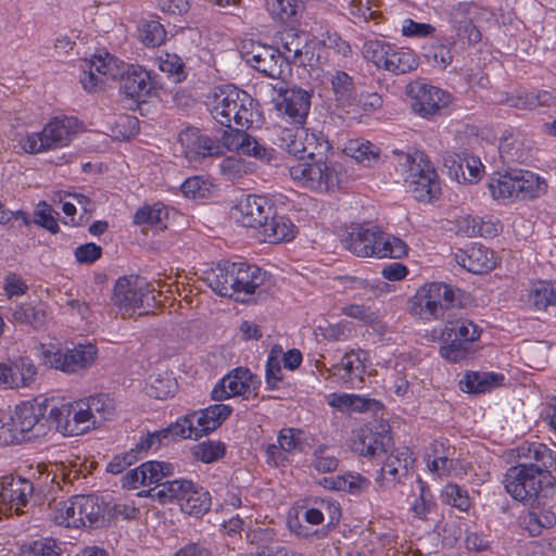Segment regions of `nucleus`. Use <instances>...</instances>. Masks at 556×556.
<instances>
[{"label": "nucleus", "mask_w": 556, "mask_h": 556, "mask_svg": "<svg viewBox=\"0 0 556 556\" xmlns=\"http://www.w3.org/2000/svg\"><path fill=\"white\" fill-rule=\"evenodd\" d=\"M80 83L85 90L91 92L102 88L109 79L121 77L123 93L136 101H142L151 91L149 73L140 66L130 65L124 71L117 60L105 52L84 61Z\"/></svg>", "instance_id": "1"}, {"label": "nucleus", "mask_w": 556, "mask_h": 556, "mask_svg": "<svg viewBox=\"0 0 556 556\" xmlns=\"http://www.w3.org/2000/svg\"><path fill=\"white\" fill-rule=\"evenodd\" d=\"M343 244L358 257L401 258L407 254V245L402 239L369 224L351 225Z\"/></svg>", "instance_id": "2"}, {"label": "nucleus", "mask_w": 556, "mask_h": 556, "mask_svg": "<svg viewBox=\"0 0 556 556\" xmlns=\"http://www.w3.org/2000/svg\"><path fill=\"white\" fill-rule=\"evenodd\" d=\"M210 112L217 123L227 128L232 125L250 128L260 117L254 99L233 85L215 88Z\"/></svg>", "instance_id": "3"}, {"label": "nucleus", "mask_w": 556, "mask_h": 556, "mask_svg": "<svg viewBox=\"0 0 556 556\" xmlns=\"http://www.w3.org/2000/svg\"><path fill=\"white\" fill-rule=\"evenodd\" d=\"M554 482V477L547 470L532 463L509 468L504 480L507 493L530 506L546 504V500L553 495Z\"/></svg>", "instance_id": "4"}, {"label": "nucleus", "mask_w": 556, "mask_h": 556, "mask_svg": "<svg viewBox=\"0 0 556 556\" xmlns=\"http://www.w3.org/2000/svg\"><path fill=\"white\" fill-rule=\"evenodd\" d=\"M546 188L543 178L522 169L496 172L488 180L491 198L503 204L533 200L543 195Z\"/></svg>", "instance_id": "5"}, {"label": "nucleus", "mask_w": 556, "mask_h": 556, "mask_svg": "<svg viewBox=\"0 0 556 556\" xmlns=\"http://www.w3.org/2000/svg\"><path fill=\"white\" fill-rule=\"evenodd\" d=\"M445 327L441 331L443 342L440 354L448 362L457 363L473 354V343L480 338L481 329L468 318L453 317L444 319Z\"/></svg>", "instance_id": "6"}, {"label": "nucleus", "mask_w": 556, "mask_h": 556, "mask_svg": "<svg viewBox=\"0 0 556 556\" xmlns=\"http://www.w3.org/2000/svg\"><path fill=\"white\" fill-rule=\"evenodd\" d=\"M154 291L153 283L144 277L123 276L115 282L111 301L124 318L130 317L137 309L151 306L155 301Z\"/></svg>", "instance_id": "7"}, {"label": "nucleus", "mask_w": 556, "mask_h": 556, "mask_svg": "<svg viewBox=\"0 0 556 556\" xmlns=\"http://www.w3.org/2000/svg\"><path fill=\"white\" fill-rule=\"evenodd\" d=\"M407 167L405 182L413 197L421 202H430L441 192L438 175L429 159L421 152L404 154Z\"/></svg>", "instance_id": "8"}, {"label": "nucleus", "mask_w": 556, "mask_h": 556, "mask_svg": "<svg viewBox=\"0 0 556 556\" xmlns=\"http://www.w3.org/2000/svg\"><path fill=\"white\" fill-rule=\"evenodd\" d=\"M289 173L302 187L318 192H328L339 185L338 166L323 160L321 155L298 161L290 166Z\"/></svg>", "instance_id": "9"}, {"label": "nucleus", "mask_w": 556, "mask_h": 556, "mask_svg": "<svg viewBox=\"0 0 556 556\" xmlns=\"http://www.w3.org/2000/svg\"><path fill=\"white\" fill-rule=\"evenodd\" d=\"M78 121L75 117H55L41 131L27 134L18 140V147L26 153H39L68 144Z\"/></svg>", "instance_id": "10"}, {"label": "nucleus", "mask_w": 556, "mask_h": 556, "mask_svg": "<svg viewBox=\"0 0 556 556\" xmlns=\"http://www.w3.org/2000/svg\"><path fill=\"white\" fill-rule=\"evenodd\" d=\"M276 143L298 161L323 155L329 149V143L321 134L309 131L302 125L279 127Z\"/></svg>", "instance_id": "11"}, {"label": "nucleus", "mask_w": 556, "mask_h": 556, "mask_svg": "<svg viewBox=\"0 0 556 556\" xmlns=\"http://www.w3.org/2000/svg\"><path fill=\"white\" fill-rule=\"evenodd\" d=\"M45 365L66 374H74L90 367L97 358V348L92 344H77L73 349H46L40 345Z\"/></svg>", "instance_id": "12"}, {"label": "nucleus", "mask_w": 556, "mask_h": 556, "mask_svg": "<svg viewBox=\"0 0 556 556\" xmlns=\"http://www.w3.org/2000/svg\"><path fill=\"white\" fill-rule=\"evenodd\" d=\"M232 408L226 404H214L200 412L185 416L177 421L180 438L198 439L216 430L231 414Z\"/></svg>", "instance_id": "13"}, {"label": "nucleus", "mask_w": 556, "mask_h": 556, "mask_svg": "<svg viewBox=\"0 0 556 556\" xmlns=\"http://www.w3.org/2000/svg\"><path fill=\"white\" fill-rule=\"evenodd\" d=\"M49 420L64 435H79L97 425L96 419H89L81 400L53 406L49 412Z\"/></svg>", "instance_id": "14"}, {"label": "nucleus", "mask_w": 556, "mask_h": 556, "mask_svg": "<svg viewBox=\"0 0 556 556\" xmlns=\"http://www.w3.org/2000/svg\"><path fill=\"white\" fill-rule=\"evenodd\" d=\"M178 141L184 156L190 163H200L206 157L222 154L220 143L195 127H188L181 130Z\"/></svg>", "instance_id": "15"}, {"label": "nucleus", "mask_w": 556, "mask_h": 556, "mask_svg": "<svg viewBox=\"0 0 556 556\" xmlns=\"http://www.w3.org/2000/svg\"><path fill=\"white\" fill-rule=\"evenodd\" d=\"M174 466L170 463L150 460L141 464L139 467L129 470L122 478V485L124 489L132 490L139 486L155 484V488L150 489L148 495L153 490L160 489L163 479L172 476Z\"/></svg>", "instance_id": "16"}, {"label": "nucleus", "mask_w": 556, "mask_h": 556, "mask_svg": "<svg viewBox=\"0 0 556 556\" xmlns=\"http://www.w3.org/2000/svg\"><path fill=\"white\" fill-rule=\"evenodd\" d=\"M410 93L415 98L412 110L422 117L434 115L452 101V96L448 92L426 84L416 83L412 85Z\"/></svg>", "instance_id": "17"}, {"label": "nucleus", "mask_w": 556, "mask_h": 556, "mask_svg": "<svg viewBox=\"0 0 556 556\" xmlns=\"http://www.w3.org/2000/svg\"><path fill=\"white\" fill-rule=\"evenodd\" d=\"M271 206L257 195H247L231 210V217L243 227L263 228L269 218Z\"/></svg>", "instance_id": "18"}, {"label": "nucleus", "mask_w": 556, "mask_h": 556, "mask_svg": "<svg viewBox=\"0 0 556 556\" xmlns=\"http://www.w3.org/2000/svg\"><path fill=\"white\" fill-rule=\"evenodd\" d=\"M245 61L253 68L270 78H280L288 63L280 49L257 45L245 53Z\"/></svg>", "instance_id": "19"}, {"label": "nucleus", "mask_w": 556, "mask_h": 556, "mask_svg": "<svg viewBox=\"0 0 556 556\" xmlns=\"http://www.w3.org/2000/svg\"><path fill=\"white\" fill-rule=\"evenodd\" d=\"M443 166L448 176L459 184L478 180L483 168L481 161L467 152H446L443 155Z\"/></svg>", "instance_id": "20"}, {"label": "nucleus", "mask_w": 556, "mask_h": 556, "mask_svg": "<svg viewBox=\"0 0 556 556\" xmlns=\"http://www.w3.org/2000/svg\"><path fill=\"white\" fill-rule=\"evenodd\" d=\"M309 34L293 27L280 33L281 54L288 64L305 65L313 52L309 47Z\"/></svg>", "instance_id": "21"}, {"label": "nucleus", "mask_w": 556, "mask_h": 556, "mask_svg": "<svg viewBox=\"0 0 556 556\" xmlns=\"http://www.w3.org/2000/svg\"><path fill=\"white\" fill-rule=\"evenodd\" d=\"M220 146L229 151L254 156L262 161L269 162L271 159L270 150L262 146L254 137L247 134L244 130L233 129L232 126L224 131Z\"/></svg>", "instance_id": "22"}, {"label": "nucleus", "mask_w": 556, "mask_h": 556, "mask_svg": "<svg viewBox=\"0 0 556 556\" xmlns=\"http://www.w3.org/2000/svg\"><path fill=\"white\" fill-rule=\"evenodd\" d=\"M368 361V353L364 350L350 351L345 353L340 363L328 369L329 376L338 378L343 383H351L357 387L363 382L365 363Z\"/></svg>", "instance_id": "23"}, {"label": "nucleus", "mask_w": 556, "mask_h": 556, "mask_svg": "<svg viewBox=\"0 0 556 556\" xmlns=\"http://www.w3.org/2000/svg\"><path fill=\"white\" fill-rule=\"evenodd\" d=\"M255 389L254 376L248 368L238 367L225 376L213 389L212 399L222 401L236 395H243Z\"/></svg>", "instance_id": "24"}, {"label": "nucleus", "mask_w": 556, "mask_h": 556, "mask_svg": "<svg viewBox=\"0 0 556 556\" xmlns=\"http://www.w3.org/2000/svg\"><path fill=\"white\" fill-rule=\"evenodd\" d=\"M33 492V483L29 480L21 477L5 478L0 484V504L21 515Z\"/></svg>", "instance_id": "25"}, {"label": "nucleus", "mask_w": 556, "mask_h": 556, "mask_svg": "<svg viewBox=\"0 0 556 556\" xmlns=\"http://www.w3.org/2000/svg\"><path fill=\"white\" fill-rule=\"evenodd\" d=\"M389 441L390 437L386 432L365 425L353 431L350 447L361 456L374 457L380 452H386Z\"/></svg>", "instance_id": "26"}, {"label": "nucleus", "mask_w": 556, "mask_h": 556, "mask_svg": "<svg viewBox=\"0 0 556 556\" xmlns=\"http://www.w3.org/2000/svg\"><path fill=\"white\" fill-rule=\"evenodd\" d=\"M204 274V280L217 294L223 296L237 294L238 262L224 261Z\"/></svg>", "instance_id": "27"}, {"label": "nucleus", "mask_w": 556, "mask_h": 556, "mask_svg": "<svg viewBox=\"0 0 556 556\" xmlns=\"http://www.w3.org/2000/svg\"><path fill=\"white\" fill-rule=\"evenodd\" d=\"M455 261L472 274H483L496 264L494 252L480 243H475L466 250H458L455 253Z\"/></svg>", "instance_id": "28"}, {"label": "nucleus", "mask_w": 556, "mask_h": 556, "mask_svg": "<svg viewBox=\"0 0 556 556\" xmlns=\"http://www.w3.org/2000/svg\"><path fill=\"white\" fill-rule=\"evenodd\" d=\"M277 106L294 125H303L309 112L311 94L303 89H287Z\"/></svg>", "instance_id": "29"}, {"label": "nucleus", "mask_w": 556, "mask_h": 556, "mask_svg": "<svg viewBox=\"0 0 556 556\" xmlns=\"http://www.w3.org/2000/svg\"><path fill=\"white\" fill-rule=\"evenodd\" d=\"M269 275L255 265L238 262L237 294L261 295L268 290Z\"/></svg>", "instance_id": "30"}, {"label": "nucleus", "mask_w": 556, "mask_h": 556, "mask_svg": "<svg viewBox=\"0 0 556 556\" xmlns=\"http://www.w3.org/2000/svg\"><path fill=\"white\" fill-rule=\"evenodd\" d=\"M430 450L431 454L428 457H433V459H428V469L439 477L451 476L457 468L458 463L455 447L450 445L447 441H434Z\"/></svg>", "instance_id": "31"}, {"label": "nucleus", "mask_w": 556, "mask_h": 556, "mask_svg": "<svg viewBox=\"0 0 556 556\" xmlns=\"http://www.w3.org/2000/svg\"><path fill=\"white\" fill-rule=\"evenodd\" d=\"M75 506L79 527H100L105 518L104 503L96 495H76Z\"/></svg>", "instance_id": "32"}, {"label": "nucleus", "mask_w": 556, "mask_h": 556, "mask_svg": "<svg viewBox=\"0 0 556 556\" xmlns=\"http://www.w3.org/2000/svg\"><path fill=\"white\" fill-rule=\"evenodd\" d=\"M203 489L194 484L191 480L176 479L165 481L160 489L150 492V497L157 500L160 503L165 504L168 502L177 501L181 505L194 497L195 491Z\"/></svg>", "instance_id": "33"}, {"label": "nucleus", "mask_w": 556, "mask_h": 556, "mask_svg": "<svg viewBox=\"0 0 556 556\" xmlns=\"http://www.w3.org/2000/svg\"><path fill=\"white\" fill-rule=\"evenodd\" d=\"M498 153L505 164H522L531 156V144L522 135L510 134L502 137Z\"/></svg>", "instance_id": "34"}, {"label": "nucleus", "mask_w": 556, "mask_h": 556, "mask_svg": "<svg viewBox=\"0 0 556 556\" xmlns=\"http://www.w3.org/2000/svg\"><path fill=\"white\" fill-rule=\"evenodd\" d=\"M519 525L530 535L536 536L544 529H549L556 525V515L549 508H546L545 504H534L519 517Z\"/></svg>", "instance_id": "35"}, {"label": "nucleus", "mask_w": 556, "mask_h": 556, "mask_svg": "<svg viewBox=\"0 0 556 556\" xmlns=\"http://www.w3.org/2000/svg\"><path fill=\"white\" fill-rule=\"evenodd\" d=\"M406 453H396L389 455L380 469L376 479L378 485L382 489H390L401 482L402 478L408 473V462Z\"/></svg>", "instance_id": "36"}, {"label": "nucleus", "mask_w": 556, "mask_h": 556, "mask_svg": "<svg viewBox=\"0 0 556 556\" xmlns=\"http://www.w3.org/2000/svg\"><path fill=\"white\" fill-rule=\"evenodd\" d=\"M15 418V425L22 433H29V438H36L46 433V421L42 409L39 405H23L18 407Z\"/></svg>", "instance_id": "37"}, {"label": "nucleus", "mask_w": 556, "mask_h": 556, "mask_svg": "<svg viewBox=\"0 0 556 556\" xmlns=\"http://www.w3.org/2000/svg\"><path fill=\"white\" fill-rule=\"evenodd\" d=\"M425 287L432 305L440 313L441 319L453 317L456 301L453 288L443 282H430L426 283Z\"/></svg>", "instance_id": "38"}, {"label": "nucleus", "mask_w": 556, "mask_h": 556, "mask_svg": "<svg viewBox=\"0 0 556 556\" xmlns=\"http://www.w3.org/2000/svg\"><path fill=\"white\" fill-rule=\"evenodd\" d=\"M262 232L264 241L269 243H279L292 240L298 232V228L290 218L281 215H274L269 220L267 219L265 222Z\"/></svg>", "instance_id": "39"}, {"label": "nucleus", "mask_w": 556, "mask_h": 556, "mask_svg": "<svg viewBox=\"0 0 556 556\" xmlns=\"http://www.w3.org/2000/svg\"><path fill=\"white\" fill-rule=\"evenodd\" d=\"M503 380L502 375L470 371L459 380V389L466 393H485L501 386Z\"/></svg>", "instance_id": "40"}, {"label": "nucleus", "mask_w": 556, "mask_h": 556, "mask_svg": "<svg viewBox=\"0 0 556 556\" xmlns=\"http://www.w3.org/2000/svg\"><path fill=\"white\" fill-rule=\"evenodd\" d=\"M266 5L273 18L290 25L299 23L304 10L302 0H267Z\"/></svg>", "instance_id": "41"}, {"label": "nucleus", "mask_w": 556, "mask_h": 556, "mask_svg": "<svg viewBox=\"0 0 556 556\" xmlns=\"http://www.w3.org/2000/svg\"><path fill=\"white\" fill-rule=\"evenodd\" d=\"M13 319L21 325H28L34 329H40L48 319L47 306L42 302L23 303L14 309Z\"/></svg>", "instance_id": "42"}, {"label": "nucleus", "mask_w": 556, "mask_h": 556, "mask_svg": "<svg viewBox=\"0 0 556 556\" xmlns=\"http://www.w3.org/2000/svg\"><path fill=\"white\" fill-rule=\"evenodd\" d=\"M418 59L410 49L395 48L392 46L384 71L395 75L409 73L418 67Z\"/></svg>", "instance_id": "43"}, {"label": "nucleus", "mask_w": 556, "mask_h": 556, "mask_svg": "<svg viewBox=\"0 0 556 556\" xmlns=\"http://www.w3.org/2000/svg\"><path fill=\"white\" fill-rule=\"evenodd\" d=\"M10 368V388H25L35 382L37 367L28 357H20Z\"/></svg>", "instance_id": "44"}, {"label": "nucleus", "mask_w": 556, "mask_h": 556, "mask_svg": "<svg viewBox=\"0 0 556 556\" xmlns=\"http://www.w3.org/2000/svg\"><path fill=\"white\" fill-rule=\"evenodd\" d=\"M344 152L357 163L364 166H371L374 163L378 162L380 149L369 141L355 139L349 141L344 148Z\"/></svg>", "instance_id": "45"}, {"label": "nucleus", "mask_w": 556, "mask_h": 556, "mask_svg": "<svg viewBox=\"0 0 556 556\" xmlns=\"http://www.w3.org/2000/svg\"><path fill=\"white\" fill-rule=\"evenodd\" d=\"M49 508V516L56 525L78 528L75 496L65 501H53Z\"/></svg>", "instance_id": "46"}, {"label": "nucleus", "mask_w": 556, "mask_h": 556, "mask_svg": "<svg viewBox=\"0 0 556 556\" xmlns=\"http://www.w3.org/2000/svg\"><path fill=\"white\" fill-rule=\"evenodd\" d=\"M555 96L546 90L526 92L523 94L513 96L507 99L509 106L521 110H533L542 105H552L555 103Z\"/></svg>", "instance_id": "47"}, {"label": "nucleus", "mask_w": 556, "mask_h": 556, "mask_svg": "<svg viewBox=\"0 0 556 556\" xmlns=\"http://www.w3.org/2000/svg\"><path fill=\"white\" fill-rule=\"evenodd\" d=\"M409 313L422 320L441 319L440 313L431 303L425 285L418 288L409 300Z\"/></svg>", "instance_id": "48"}, {"label": "nucleus", "mask_w": 556, "mask_h": 556, "mask_svg": "<svg viewBox=\"0 0 556 556\" xmlns=\"http://www.w3.org/2000/svg\"><path fill=\"white\" fill-rule=\"evenodd\" d=\"M331 85L336 99L341 106L346 109L349 104H354L357 90L351 76L345 72L337 71L332 75Z\"/></svg>", "instance_id": "49"}, {"label": "nucleus", "mask_w": 556, "mask_h": 556, "mask_svg": "<svg viewBox=\"0 0 556 556\" xmlns=\"http://www.w3.org/2000/svg\"><path fill=\"white\" fill-rule=\"evenodd\" d=\"M138 38L147 47H159L166 39V30L159 20L142 18L138 24Z\"/></svg>", "instance_id": "50"}, {"label": "nucleus", "mask_w": 556, "mask_h": 556, "mask_svg": "<svg viewBox=\"0 0 556 556\" xmlns=\"http://www.w3.org/2000/svg\"><path fill=\"white\" fill-rule=\"evenodd\" d=\"M167 215V211L161 204L144 205L135 213L134 223L136 225L149 226L156 230H163L166 228L165 219Z\"/></svg>", "instance_id": "51"}, {"label": "nucleus", "mask_w": 556, "mask_h": 556, "mask_svg": "<svg viewBox=\"0 0 556 556\" xmlns=\"http://www.w3.org/2000/svg\"><path fill=\"white\" fill-rule=\"evenodd\" d=\"M85 403L89 419H96L97 424L110 418L114 413V403L105 394H99L81 400Z\"/></svg>", "instance_id": "52"}, {"label": "nucleus", "mask_w": 556, "mask_h": 556, "mask_svg": "<svg viewBox=\"0 0 556 556\" xmlns=\"http://www.w3.org/2000/svg\"><path fill=\"white\" fill-rule=\"evenodd\" d=\"M392 45L383 40H368L364 43L362 52L364 58L378 68H384Z\"/></svg>", "instance_id": "53"}, {"label": "nucleus", "mask_w": 556, "mask_h": 556, "mask_svg": "<svg viewBox=\"0 0 556 556\" xmlns=\"http://www.w3.org/2000/svg\"><path fill=\"white\" fill-rule=\"evenodd\" d=\"M179 430V426L176 422L160 431L148 433L146 438L141 439V441L136 444V447L132 451L138 456L141 452H147L153 447L154 439H157V445H162L164 442H167L172 439L177 437L180 438Z\"/></svg>", "instance_id": "54"}, {"label": "nucleus", "mask_w": 556, "mask_h": 556, "mask_svg": "<svg viewBox=\"0 0 556 556\" xmlns=\"http://www.w3.org/2000/svg\"><path fill=\"white\" fill-rule=\"evenodd\" d=\"M226 453V446L220 441H203L192 448L193 456L205 464L220 459Z\"/></svg>", "instance_id": "55"}, {"label": "nucleus", "mask_w": 556, "mask_h": 556, "mask_svg": "<svg viewBox=\"0 0 556 556\" xmlns=\"http://www.w3.org/2000/svg\"><path fill=\"white\" fill-rule=\"evenodd\" d=\"M370 481L356 472H348L343 476H338L333 480V489L339 491L358 494L368 489Z\"/></svg>", "instance_id": "56"}, {"label": "nucleus", "mask_w": 556, "mask_h": 556, "mask_svg": "<svg viewBox=\"0 0 556 556\" xmlns=\"http://www.w3.org/2000/svg\"><path fill=\"white\" fill-rule=\"evenodd\" d=\"M382 98L377 92L356 93L354 104H349L346 113L358 114L361 112L368 114L381 108Z\"/></svg>", "instance_id": "57"}, {"label": "nucleus", "mask_w": 556, "mask_h": 556, "mask_svg": "<svg viewBox=\"0 0 556 556\" xmlns=\"http://www.w3.org/2000/svg\"><path fill=\"white\" fill-rule=\"evenodd\" d=\"M531 299L539 309H544L549 305L556 306V282H539L531 293Z\"/></svg>", "instance_id": "58"}, {"label": "nucleus", "mask_w": 556, "mask_h": 556, "mask_svg": "<svg viewBox=\"0 0 556 556\" xmlns=\"http://www.w3.org/2000/svg\"><path fill=\"white\" fill-rule=\"evenodd\" d=\"M304 432L295 428H285L280 430L277 442L287 454L301 452L304 445Z\"/></svg>", "instance_id": "59"}, {"label": "nucleus", "mask_w": 556, "mask_h": 556, "mask_svg": "<svg viewBox=\"0 0 556 556\" xmlns=\"http://www.w3.org/2000/svg\"><path fill=\"white\" fill-rule=\"evenodd\" d=\"M61 547L52 538H41L23 547L24 556H60Z\"/></svg>", "instance_id": "60"}, {"label": "nucleus", "mask_w": 556, "mask_h": 556, "mask_svg": "<svg viewBox=\"0 0 556 556\" xmlns=\"http://www.w3.org/2000/svg\"><path fill=\"white\" fill-rule=\"evenodd\" d=\"M442 496L448 505L460 511H467L471 505L468 492L455 483H448L444 488Z\"/></svg>", "instance_id": "61"}, {"label": "nucleus", "mask_w": 556, "mask_h": 556, "mask_svg": "<svg viewBox=\"0 0 556 556\" xmlns=\"http://www.w3.org/2000/svg\"><path fill=\"white\" fill-rule=\"evenodd\" d=\"M194 497L181 503V510L188 515L202 516L210 510L211 495L204 489L195 491Z\"/></svg>", "instance_id": "62"}, {"label": "nucleus", "mask_w": 556, "mask_h": 556, "mask_svg": "<svg viewBox=\"0 0 556 556\" xmlns=\"http://www.w3.org/2000/svg\"><path fill=\"white\" fill-rule=\"evenodd\" d=\"M219 170L227 180H236L248 173V166L242 159L228 156L220 162Z\"/></svg>", "instance_id": "63"}, {"label": "nucleus", "mask_w": 556, "mask_h": 556, "mask_svg": "<svg viewBox=\"0 0 556 556\" xmlns=\"http://www.w3.org/2000/svg\"><path fill=\"white\" fill-rule=\"evenodd\" d=\"M173 392L174 382L173 379L169 377L154 378L147 389L148 395L157 400H164L168 397L170 394H173Z\"/></svg>", "instance_id": "64"}]
</instances>
